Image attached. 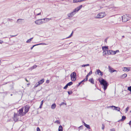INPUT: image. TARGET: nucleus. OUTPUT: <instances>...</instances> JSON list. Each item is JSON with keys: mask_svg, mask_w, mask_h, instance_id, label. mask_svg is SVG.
Segmentation results:
<instances>
[{"mask_svg": "<svg viewBox=\"0 0 131 131\" xmlns=\"http://www.w3.org/2000/svg\"><path fill=\"white\" fill-rule=\"evenodd\" d=\"M100 83L103 86V88L105 91L107 88L108 84L106 81L104 79H102L101 80H99Z\"/></svg>", "mask_w": 131, "mask_h": 131, "instance_id": "4", "label": "nucleus"}, {"mask_svg": "<svg viewBox=\"0 0 131 131\" xmlns=\"http://www.w3.org/2000/svg\"><path fill=\"white\" fill-rule=\"evenodd\" d=\"M110 107H111L112 108H113V107H114V109H113V110H116L117 111H119L120 110V108L118 107H116L114 106H110L108 107H107L108 108Z\"/></svg>", "mask_w": 131, "mask_h": 131, "instance_id": "10", "label": "nucleus"}, {"mask_svg": "<svg viewBox=\"0 0 131 131\" xmlns=\"http://www.w3.org/2000/svg\"><path fill=\"white\" fill-rule=\"evenodd\" d=\"M89 64H83L81 66L82 67H84L86 66H89Z\"/></svg>", "mask_w": 131, "mask_h": 131, "instance_id": "31", "label": "nucleus"}, {"mask_svg": "<svg viewBox=\"0 0 131 131\" xmlns=\"http://www.w3.org/2000/svg\"><path fill=\"white\" fill-rule=\"evenodd\" d=\"M109 71L111 73H112L114 72L117 71L116 70H114L113 68L111 67L110 66H108Z\"/></svg>", "mask_w": 131, "mask_h": 131, "instance_id": "11", "label": "nucleus"}, {"mask_svg": "<svg viewBox=\"0 0 131 131\" xmlns=\"http://www.w3.org/2000/svg\"><path fill=\"white\" fill-rule=\"evenodd\" d=\"M73 84V82H70L68 83L67 84L69 86H70L71 85H72Z\"/></svg>", "mask_w": 131, "mask_h": 131, "instance_id": "30", "label": "nucleus"}, {"mask_svg": "<svg viewBox=\"0 0 131 131\" xmlns=\"http://www.w3.org/2000/svg\"><path fill=\"white\" fill-rule=\"evenodd\" d=\"M22 19H19L17 21V23L19 24H21L22 23Z\"/></svg>", "mask_w": 131, "mask_h": 131, "instance_id": "19", "label": "nucleus"}, {"mask_svg": "<svg viewBox=\"0 0 131 131\" xmlns=\"http://www.w3.org/2000/svg\"><path fill=\"white\" fill-rule=\"evenodd\" d=\"M87 79H86V78H85V79H84V80H83L82 81V82H84V81H87Z\"/></svg>", "mask_w": 131, "mask_h": 131, "instance_id": "37", "label": "nucleus"}, {"mask_svg": "<svg viewBox=\"0 0 131 131\" xmlns=\"http://www.w3.org/2000/svg\"><path fill=\"white\" fill-rule=\"evenodd\" d=\"M10 95H11V96L12 95V94H11Z\"/></svg>", "mask_w": 131, "mask_h": 131, "instance_id": "55", "label": "nucleus"}, {"mask_svg": "<svg viewBox=\"0 0 131 131\" xmlns=\"http://www.w3.org/2000/svg\"><path fill=\"white\" fill-rule=\"evenodd\" d=\"M44 79H41V80L39 81L38 82V83H39V84L40 85L42 84L44 82Z\"/></svg>", "mask_w": 131, "mask_h": 131, "instance_id": "15", "label": "nucleus"}, {"mask_svg": "<svg viewBox=\"0 0 131 131\" xmlns=\"http://www.w3.org/2000/svg\"><path fill=\"white\" fill-rule=\"evenodd\" d=\"M51 19V18H47L39 19L35 21V23L37 25H40L43 23L47 22Z\"/></svg>", "mask_w": 131, "mask_h": 131, "instance_id": "2", "label": "nucleus"}, {"mask_svg": "<svg viewBox=\"0 0 131 131\" xmlns=\"http://www.w3.org/2000/svg\"><path fill=\"white\" fill-rule=\"evenodd\" d=\"M129 124L130 125H131V121L129 122Z\"/></svg>", "mask_w": 131, "mask_h": 131, "instance_id": "50", "label": "nucleus"}, {"mask_svg": "<svg viewBox=\"0 0 131 131\" xmlns=\"http://www.w3.org/2000/svg\"><path fill=\"white\" fill-rule=\"evenodd\" d=\"M82 82V81H81V82H80L79 83V85H80V84Z\"/></svg>", "mask_w": 131, "mask_h": 131, "instance_id": "48", "label": "nucleus"}, {"mask_svg": "<svg viewBox=\"0 0 131 131\" xmlns=\"http://www.w3.org/2000/svg\"><path fill=\"white\" fill-rule=\"evenodd\" d=\"M84 125L88 129H90V127L89 125H88L86 124L85 123H84Z\"/></svg>", "mask_w": 131, "mask_h": 131, "instance_id": "18", "label": "nucleus"}, {"mask_svg": "<svg viewBox=\"0 0 131 131\" xmlns=\"http://www.w3.org/2000/svg\"><path fill=\"white\" fill-rule=\"evenodd\" d=\"M96 74L100 75L102 76L103 74V72H101L99 69H97L96 70Z\"/></svg>", "mask_w": 131, "mask_h": 131, "instance_id": "12", "label": "nucleus"}, {"mask_svg": "<svg viewBox=\"0 0 131 131\" xmlns=\"http://www.w3.org/2000/svg\"><path fill=\"white\" fill-rule=\"evenodd\" d=\"M123 70L124 71H130V69H128L127 68L124 67L123 69Z\"/></svg>", "mask_w": 131, "mask_h": 131, "instance_id": "14", "label": "nucleus"}, {"mask_svg": "<svg viewBox=\"0 0 131 131\" xmlns=\"http://www.w3.org/2000/svg\"><path fill=\"white\" fill-rule=\"evenodd\" d=\"M64 104H66V103H64V102H62L61 103V104H60V105H62Z\"/></svg>", "mask_w": 131, "mask_h": 131, "instance_id": "39", "label": "nucleus"}, {"mask_svg": "<svg viewBox=\"0 0 131 131\" xmlns=\"http://www.w3.org/2000/svg\"><path fill=\"white\" fill-rule=\"evenodd\" d=\"M107 53H108V55H114L115 54V51L112 50H107Z\"/></svg>", "mask_w": 131, "mask_h": 131, "instance_id": "9", "label": "nucleus"}, {"mask_svg": "<svg viewBox=\"0 0 131 131\" xmlns=\"http://www.w3.org/2000/svg\"><path fill=\"white\" fill-rule=\"evenodd\" d=\"M37 66L36 65H34L32 67H31L29 69V70H30V69H35V68H36L37 67Z\"/></svg>", "mask_w": 131, "mask_h": 131, "instance_id": "24", "label": "nucleus"}, {"mask_svg": "<svg viewBox=\"0 0 131 131\" xmlns=\"http://www.w3.org/2000/svg\"><path fill=\"white\" fill-rule=\"evenodd\" d=\"M82 7V5H81L74 9L73 11L70 13L68 14V16L69 17H72Z\"/></svg>", "mask_w": 131, "mask_h": 131, "instance_id": "3", "label": "nucleus"}, {"mask_svg": "<svg viewBox=\"0 0 131 131\" xmlns=\"http://www.w3.org/2000/svg\"><path fill=\"white\" fill-rule=\"evenodd\" d=\"M127 76V74H124L122 75L121 76V78H124L126 77Z\"/></svg>", "mask_w": 131, "mask_h": 131, "instance_id": "25", "label": "nucleus"}, {"mask_svg": "<svg viewBox=\"0 0 131 131\" xmlns=\"http://www.w3.org/2000/svg\"><path fill=\"white\" fill-rule=\"evenodd\" d=\"M56 106V104L55 103H54L51 105V108L52 109H54L55 108Z\"/></svg>", "mask_w": 131, "mask_h": 131, "instance_id": "20", "label": "nucleus"}, {"mask_svg": "<svg viewBox=\"0 0 131 131\" xmlns=\"http://www.w3.org/2000/svg\"><path fill=\"white\" fill-rule=\"evenodd\" d=\"M23 108V109H24L25 112H24L25 113V114L28 112L29 108L28 106L27 105L25 106L24 108Z\"/></svg>", "mask_w": 131, "mask_h": 131, "instance_id": "13", "label": "nucleus"}, {"mask_svg": "<svg viewBox=\"0 0 131 131\" xmlns=\"http://www.w3.org/2000/svg\"><path fill=\"white\" fill-rule=\"evenodd\" d=\"M103 55L104 56H105L106 54H108V53H107V50L103 51Z\"/></svg>", "mask_w": 131, "mask_h": 131, "instance_id": "22", "label": "nucleus"}, {"mask_svg": "<svg viewBox=\"0 0 131 131\" xmlns=\"http://www.w3.org/2000/svg\"><path fill=\"white\" fill-rule=\"evenodd\" d=\"M39 83H38V82H37L36 83V84H35L34 87L35 88H36L38 86H39Z\"/></svg>", "mask_w": 131, "mask_h": 131, "instance_id": "26", "label": "nucleus"}, {"mask_svg": "<svg viewBox=\"0 0 131 131\" xmlns=\"http://www.w3.org/2000/svg\"><path fill=\"white\" fill-rule=\"evenodd\" d=\"M73 31H72L71 34L68 37L66 38H70V37H71L72 36V35L73 34Z\"/></svg>", "mask_w": 131, "mask_h": 131, "instance_id": "32", "label": "nucleus"}, {"mask_svg": "<svg viewBox=\"0 0 131 131\" xmlns=\"http://www.w3.org/2000/svg\"><path fill=\"white\" fill-rule=\"evenodd\" d=\"M33 48L32 47H31V48H30V49H31L32 50V49H33Z\"/></svg>", "mask_w": 131, "mask_h": 131, "instance_id": "52", "label": "nucleus"}, {"mask_svg": "<svg viewBox=\"0 0 131 131\" xmlns=\"http://www.w3.org/2000/svg\"><path fill=\"white\" fill-rule=\"evenodd\" d=\"M114 22H113V21H111V22L110 23H113Z\"/></svg>", "mask_w": 131, "mask_h": 131, "instance_id": "53", "label": "nucleus"}, {"mask_svg": "<svg viewBox=\"0 0 131 131\" xmlns=\"http://www.w3.org/2000/svg\"><path fill=\"white\" fill-rule=\"evenodd\" d=\"M71 80L72 81H75V77L76 76V73L75 72H73L71 74Z\"/></svg>", "mask_w": 131, "mask_h": 131, "instance_id": "8", "label": "nucleus"}, {"mask_svg": "<svg viewBox=\"0 0 131 131\" xmlns=\"http://www.w3.org/2000/svg\"><path fill=\"white\" fill-rule=\"evenodd\" d=\"M111 131H115V129L114 128L111 129H110Z\"/></svg>", "mask_w": 131, "mask_h": 131, "instance_id": "43", "label": "nucleus"}, {"mask_svg": "<svg viewBox=\"0 0 131 131\" xmlns=\"http://www.w3.org/2000/svg\"><path fill=\"white\" fill-rule=\"evenodd\" d=\"M126 118V117L125 116H123L122 117V119H121V121H124Z\"/></svg>", "mask_w": 131, "mask_h": 131, "instance_id": "29", "label": "nucleus"}, {"mask_svg": "<svg viewBox=\"0 0 131 131\" xmlns=\"http://www.w3.org/2000/svg\"><path fill=\"white\" fill-rule=\"evenodd\" d=\"M115 54H116V52H119V50H117L116 51H115Z\"/></svg>", "mask_w": 131, "mask_h": 131, "instance_id": "45", "label": "nucleus"}, {"mask_svg": "<svg viewBox=\"0 0 131 131\" xmlns=\"http://www.w3.org/2000/svg\"><path fill=\"white\" fill-rule=\"evenodd\" d=\"M49 80H47L46 81V83H49Z\"/></svg>", "mask_w": 131, "mask_h": 131, "instance_id": "42", "label": "nucleus"}, {"mask_svg": "<svg viewBox=\"0 0 131 131\" xmlns=\"http://www.w3.org/2000/svg\"><path fill=\"white\" fill-rule=\"evenodd\" d=\"M43 100H42L41 102V104L40 105V106H39V108H42V104H43Z\"/></svg>", "mask_w": 131, "mask_h": 131, "instance_id": "27", "label": "nucleus"}, {"mask_svg": "<svg viewBox=\"0 0 131 131\" xmlns=\"http://www.w3.org/2000/svg\"><path fill=\"white\" fill-rule=\"evenodd\" d=\"M92 73V71H91L88 74L89 75H90Z\"/></svg>", "mask_w": 131, "mask_h": 131, "instance_id": "35", "label": "nucleus"}, {"mask_svg": "<svg viewBox=\"0 0 131 131\" xmlns=\"http://www.w3.org/2000/svg\"><path fill=\"white\" fill-rule=\"evenodd\" d=\"M33 38H31L30 39H29L27 40L26 41V42L27 43H29L32 40V39H33Z\"/></svg>", "mask_w": 131, "mask_h": 131, "instance_id": "28", "label": "nucleus"}, {"mask_svg": "<svg viewBox=\"0 0 131 131\" xmlns=\"http://www.w3.org/2000/svg\"><path fill=\"white\" fill-rule=\"evenodd\" d=\"M89 75L87 74L86 77V78L87 79H88V77Z\"/></svg>", "mask_w": 131, "mask_h": 131, "instance_id": "46", "label": "nucleus"}, {"mask_svg": "<svg viewBox=\"0 0 131 131\" xmlns=\"http://www.w3.org/2000/svg\"><path fill=\"white\" fill-rule=\"evenodd\" d=\"M68 92L69 95L71 94L72 93V92L71 91H68Z\"/></svg>", "mask_w": 131, "mask_h": 131, "instance_id": "34", "label": "nucleus"}, {"mask_svg": "<svg viewBox=\"0 0 131 131\" xmlns=\"http://www.w3.org/2000/svg\"><path fill=\"white\" fill-rule=\"evenodd\" d=\"M37 131H40V130L38 127H37Z\"/></svg>", "mask_w": 131, "mask_h": 131, "instance_id": "41", "label": "nucleus"}, {"mask_svg": "<svg viewBox=\"0 0 131 131\" xmlns=\"http://www.w3.org/2000/svg\"><path fill=\"white\" fill-rule=\"evenodd\" d=\"M54 123H60V122L59 121H58V120H57L55 122H54Z\"/></svg>", "mask_w": 131, "mask_h": 131, "instance_id": "36", "label": "nucleus"}, {"mask_svg": "<svg viewBox=\"0 0 131 131\" xmlns=\"http://www.w3.org/2000/svg\"><path fill=\"white\" fill-rule=\"evenodd\" d=\"M122 37H124V36H122Z\"/></svg>", "mask_w": 131, "mask_h": 131, "instance_id": "56", "label": "nucleus"}, {"mask_svg": "<svg viewBox=\"0 0 131 131\" xmlns=\"http://www.w3.org/2000/svg\"><path fill=\"white\" fill-rule=\"evenodd\" d=\"M106 15L105 12H100L95 16V18H102L105 16Z\"/></svg>", "mask_w": 131, "mask_h": 131, "instance_id": "6", "label": "nucleus"}, {"mask_svg": "<svg viewBox=\"0 0 131 131\" xmlns=\"http://www.w3.org/2000/svg\"><path fill=\"white\" fill-rule=\"evenodd\" d=\"M68 86L67 84L64 87L63 89H66Z\"/></svg>", "mask_w": 131, "mask_h": 131, "instance_id": "33", "label": "nucleus"}, {"mask_svg": "<svg viewBox=\"0 0 131 131\" xmlns=\"http://www.w3.org/2000/svg\"><path fill=\"white\" fill-rule=\"evenodd\" d=\"M42 11L40 9H37L35 10L34 12V14L35 16L39 15H42Z\"/></svg>", "mask_w": 131, "mask_h": 131, "instance_id": "7", "label": "nucleus"}, {"mask_svg": "<svg viewBox=\"0 0 131 131\" xmlns=\"http://www.w3.org/2000/svg\"><path fill=\"white\" fill-rule=\"evenodd\" d=\"M102 129H104V125H102Z\"/></svg>", "mask_w": 131, "mask_h": 131, "instance_id": "40", "label": "nucleus"}, {"mask_svg": "<svg viewBox=\"0 0 131 131\" xmlns=\"http://www.w3.org/2000/svg\"><path fill=\"white\" fill-rule=\"evenodd\" d=\"M89 81L91 83L94 84V80L92 78L90 79L89 80Z\"/></svg>", "mask_w": 131, "mask_h": 131, "instance_id": "16", "label": "nucleus"}, {"mask_svg": "<svg viewBox=\"0 0 131 131\" xmlns=\"http://www.w3.org/2000/svg\"><path fill=\"white\" fill-rule=\"evenodd\" d=\"M102 50L103 51H106V50L107 49H108V48L107 46L102 47Z\"/></svg>", "mask_w": 131, "mask_h": 131, "instance_id": "17", "label": "nucleus"}, {"mask_svg": "<svg viewBox=\"0 0 131 131\" xmlns=\"http://www.w3.org/2000/svg\"><path fill=\"white\" fill-rule=\"evenodd\" d=\"M25 114V113L23 112V108L20 109L18 111L17 113H14V117L13 118L14 120L16 122L17 120H19L20 117Z\"/></svg>", "mask_w": 131, "mask_h": 131, "instance_id": "1", "label": "nucleus"}, {"mask_svg": "<svg viewBox=\"0 0 131 131\" xmlns=\"http://www.w3.org/2000/svg\"><path fill=\"white\" fill-rule=\"evenodd\" d=\"M81 127V126H80L79 128H80V127Z\"/></svg>", "mask_w": 131, "mask_h": 131, "instance_id": "57", "label": "nucleus"}, {"mask_svg": "<svg viewBox=\"0 0 131 131\" xmlns=\"http://www.w3.org/2000/svg\"><path fill=\"white\" fill-rule=\"evenodd\" d=\"M63 128L62 126L61 125H60L58 131H62Z\"/></svg>", "mask_w": 131, "mask_h": 131, "instance_id": "21", "label": "nucleus"}, {"mask_svg": "<svg viewBox=\"0 0 131 131\" xmlns=\"http://www.w3.org/2000/svg\"><path fill=\"white\" fill-rule=\"evenodd\" d=\"M3 42V41L1 40H0V43L2 44Z\"/></svg>", "mask_w": 131, "mask_h": 131, "instance_id": "44", "label": "nucleus"}, {"mask_svg": "<svg viewBox=\"0 0 131 131\" xmlns=\"http://www.w3.org/2000/svg\"><path fill=\"white\" fill-rule=\"evenodd\" d=\"M128 16V14H125L123 16L120 17L119 18L120 19H121V18H122L123 21L125 22L129 20V17Z\"/></svg>", "mask_w": 131, "mask_h": 131, "instance_id": "5", "label": "nucleus"}, {"mask_svg": "<svg viewBox=\"0 0 131 131\" xmlns=\"http://www.w3.org/2000/svg\"><path fill=\"white\" fill-rule=\"evenodd\" d=\"M129 108L128 107H127L126 109V113L128 111V109H129Z\"/></svg>", "mask_w": 131, "mask_h": 131, "instance_id": "38", "label": "nucleus"}, {"mask_svg": "<svg viewBox=\"0 0 131 131\" xmlns=\"http://www.w3.org/2000/svg\"><path fill=\"white\" fill-rule=\"evenodd\" d=\"M27 85H29V83L28 84H27Z\"/></svg>", "mask_w": 131, "mask_h": 131, "instance_id": "54", "label": "nucleus"}, {"mask_svg": "<svg viewBox=\"0 0 131 131\" xmlns=\"http://www.w3.org/2000/svg\"><path fill=\"white\" fill-rule=\"evenodd\" d=\"M25 79L26 81L27 82H28V80H27V79H26H26Z\"/></svg>", "mask_w": 131, "mask_h": 131, "instance_id": "51", "label": "nucleus"}, {"mask_svg": "<svg viewBox=\"0 0 131 131\" xmlns=\"http://www.w3.org/2000/svg\"><path fill=\"white\" fill-rule=\"evenodd\" d=\"M107 38H106V39H105V42H107Z\"/></svg>", "mask_w": 131, "mask_h": 131, "instance_id": "47", "label": "nucleus"}, {"mask_svg": "<svg viewBox=\"0 0 131 131\" xmlns=\"http://www.w3.org/2000/svg\"><path fill=\"white\" fill-rule=\"evenodd\" d=\"M46 45V43H40L38 44L37 45H33L32 47L33 48L34 47H35V46L38 45Z\"/></svg>", "mask_w": 131, "mask_h": 131, "instance_id": "23", "label": "nucleus"}, {"mask_svg": "<svg viewBox=\"0 0 131 131\" xmlns=\"http://www.w3.org/2000/svg\"><path fill=\"white\" fill-rule=\"evenodd\" d=\"M16 35H10V36H11V37H15V36H16Z\"/></svg>", "mask_w": 131, "mask_h": 131, "instance_id": "49", "label": "nucleus"}, {"mask_svg": "<svg viewBox=\"0 0 131 131\" xmlns=\"http://www.w3.org/2000/svg\"><path fill=\"white\" fill-rule=\"evenodd\" d=\"M130 112H131V110L130 111Z\"/></svg>", "mask_w": 131, "mask_h": 131, "instance_id": "58", "label": "nucleus"}]
</instances>
